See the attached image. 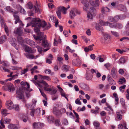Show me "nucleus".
<instances>
[{"instance_id":"obj_1","label":"nucleus","mask_w":129,"mask_h":129,"mask_svg":"<svg viewBox=\"0 0 129 129\" xmlns=\"http://www.w3.org/2000/svg\"><path fill=\"white\" fill-rule=\"evenodd\" d=\"M31 23L33 24L32 26L35 27V31L38 34H39L40 31V28L41 26L44 27L47 25V24L45 21H41L38 18L33 19Z\"/></svg>"},{"instance_id":"obj_2","label":"nucleus","mask_w":129,"mask_h":129,"mask_svg":"<svg viewBox=\"0 0 129 129\" xmlns=\"http://www.w3.org/2000/svg\"><path fill=\"white\" fill-rule=\"evenodd\" d=\"M33 82L37 86H39L40 88L42 87V86L41 83L44 85L45 86L44 88V90L46 91L51 92L50 93L52 94H55L57 92V90L54 87L51 85H49L46 82L44 81L40 82L39 83L36 82L34 80H33Z\"/></svg>"},{"instance_id":"obj_3","label":"nucleus","mask_w":129,"mask_h":129,"mask_svg":"<svg viewBox=\"0 0 129 129\" xmlns=\"http://www.w3.org/2000/svg\"><path fill=\"white\" fill-rule=\"evenodd\" d=\"M17 24H18L20 26V28H17V36L18 35V36L17 38L18 41L19 43H22L23 41V39L20 37L22 34V30L23 29V26L24 24L20 20L18 16H17Z\"/></svg>"},{"instance_id":"obj_4","label":"nucleus","mask_w":129,"mask_h":129,"mask_svg":"<svg viewBox=\"0 0 129 129\" xmlns=\"http://www.w3.org/2000/svg\"><path fill=\"white\" fill-rule=\"evenodd\" d=\"M20 84L22 87V89H20L19 91L18 92L17 96L19 99H21L23 98V92L24 90H27L29 88V84L27 82L26 83L23 81H21L20 83Z\"/></svg>"},{"instance_id":"obj_5","label":"nucleus","mask_w":129,"mask_h":129,"mask_svg":"<svg viewBox=\"0 0 129 129\" xmlns=\"http://www.w3.org/2000/svg\"><path fill=\"white\" fill-rule=\"evenodd\" d=\"M67 9L64 7L61 6L58 7L56 11V13L58 17L60 19L61 18V11L64 14H66L67 13Z\"/></svg>"},{"instance_id":"obj_6","label":"nucleus","mask_w":129,"mask_h":129,"mask_svg":"<svg viewBox=\"0 0 129 129\" xmlns=\"http://www.w3.org/2000/svg\"><path fill=\"white\" fill-rule=\"evenodd\" d=\"M0 83L4 85H7L8 87V90L10 92L13 91L15 89V88L11 83L7 82V80L0 81Z\"/></svg>"},{"instance_id":"obj_7","label":"nucleus","mask_w":129,"mask_h":129,"mask_svg":"<svg viewBox=\"0 0 129 129\" xmlns=\"http://www.w3.org/2000/svg\"><path fill=\"white\" fill-rule=\"evenodd\" d=\"M96 15V11L95 9L93 7H91L90 9L89 12L87 14L88 19H92Z\"/></svg>"},{"instance_id":"obj_8","label":"nucleus","mask_w":129,"mask_h":129,"mask_svg":"<svg viewBox=\"0 0 129 129\" xmlns=\"http://www.w3.org/2000/svg\"><path fill=\"white\" fill-rule=\"evenodd\" d=\"M6 107L9 110L16 109V105H14L13 102L9 100L7 101L6 103Z\"/></svg>"},{"instance_id":"obj_9","label":"nucleus","mask_w":129,"mask_h":129,"mask_svg":"<svg viewBox=\"0 0 129 129\" xmlns=\"http://www.w3.org/2000/svg\"><path fill=\"white\" fill-rule=\"evenodd\" d=\"M110 10L106 7H102L101 9L102 14H100V18H103L104 15H106L108 14V13L109 12Z\"/></svg>"},{"instance_id":"obj_10","label":"nucleus","mask_w":129,"mask_h":129,"mask_svg":"<svg viewBox=\"0 0 129 129\" xmlns=\"http://www.w3.org/2000/svg\"><path fill=\"white\" fill-rule=\"evenodd\" d=\"M99 23L102 25H109L110 27L112 28H116V27L117 26L114 23H109L108 22H105L102 20L100 21Z\"/></svg>"},{"instance_id":"obj_11","label":"nucleus","mask_w":129,"mask_h":129,"mask_svg":"<svg viewBox=\"0 0 129 129\" xmlns=\"http://www.w3.org/2000/svg\"><path fill=\"white\" fill-rule=\"evenodd\" d=\"M75 13L78 14H80V12L76 9L73 8L71 10L70 13V17L71 19H73L75 17Z\"/></svg>"},{"instance_id":"obj_12","label":"nucleus","mask_w":129,"mask_h":129,"mask_svg":"<svg viewBox=\"0 0 129 129\" xmlns=\"http://www.w3.org/2000/svg\"><path fill=\"white\" fill-rule=\"evenodd\" d=\"M36 33L39 36L38 37L34 35H33V36L34 38L36 40V42L37 43H40L43 38V33H40V32L39 34Z\"/></svg>"},{"instance_id":"obj_13","label":"nucleus","mask_w":129,"mask_h":129,"mask_svg":"<svg viewBox=\"0 0 129 129\" xmlns=\"http://www.w3.org/2000/svg\"><path fill=\"white\" fill-rule=\"evenodd\" d=\"M36 33L39 36L38 37L34 35H33V36L34 38L36 40V42L37 43H40L43 38V33H40V32L39 34Z\"/></svg>"},{"instance_id":"obj_14","label":"nucleus","mask_w":129,"mask_h":129,"mask_svg":"<svg viewBox=\"0 0 129 129\" xmlns=\"http://www.w3.org/2000/svg\"><path fill=\"white\" fill-rule=\"evenodd\" d=\"M103 37L104 39H103V42L105 44H107L110 42L111 37L109 35L105 33Z\"/></svg>"},{"instance_id":"obj_15","label":"nucleus","mask_w":129,"mask_h":129,"mask_svg":"<svg viewBox=\"0 0 129 129\" xmlns=\"http://www.w3.org/2000/svg\"><path fill=\"white\" fill-rule=\"evenodd\" d=\"M6 10L8 11L9 12L13 13L14 14L13 15L14 16L15 18V19L16 20V21L15 22V24H16V15L15 14L16 13V12L13 9H11L10 7L7 6L6 8Z\"/></svg>"},{"instance_id":"obj_16","label":"nucleus","mask_w":129,"mask_h":129,"mask_svg":"<svg viewBox=\"0 0 129 129\" xmlns=\"http://www.w3.org/2000/svg\"><path fill=\"white\" fill-rule=\"evenodd\" d=\"M111 77L114 78H117V72L115 68L113 67L112 68L111 71Z\"/></svg>"},{"instance_id":"obj_17","label":"nucleus","mask_w":129,"mask_h":129,"mask_svg":"<svg viewBox=\"0 0 129 129\" xmlns=\"http://www.w3.org/2000/svg\"><path fill=\"white\" fill-rule=\"evenodd\" d=\"M42 46L44 47H48L47 48L44 50V52H46L49 49V48L48 47L49 46V44L47 42V40H43L42 43Z\"/></svg>"},{"instance_id":"obj_18","label":"nucleus","mask_w":129,"mask_h":129,"mask_svg":"<svg viewBox=\"0 0 129 129\" xmlns=\"http://www.w3.org/2000/svg\"><path fill=\"white\" fill-rule=\"evenodd\" d=\"M89 1L93 6H98L99 5V2L98 0H89Z\"/></svg>"},{"instance_id":"obj_19","label":"nucleus","mask_w":129,"mask_h":129,"mask_svg":"<svg viewBox=\"0 0 129 129\" xmlns=\"http://www.w3.org/2000/svg\"><path fill=\"white\" fill-rule=\"evenodd\" d=\"M79 85L81 88L83 89L88 90H89V87L86 84L83 83H80Z\"/></svg>"},{"instance_id":"obj_20","label":"nucleus","mask_w":129,"mask_h":129,"mask_svg":"<svg viewBox=\"0 0 129 129\" xmlns=\"http://www.w3.org/2000/svg\"><path fill=\"white\" fill-rule=\"evenodd\" d=\"M39 56V55L35 56L33 54H30L29 53L27 54L26 55L27 57L28 58L30 59H36Z\"/></svg>"},{"instance_id":"obj_21","label":"nucleus","mask_w":129,"mask_h":129,"mask_svg":"<svg viewBox=\"0 0 129 129\" xmlns=\"http://www.w3.org/2000/svg\"><path fill=\"white\" fill-rule=\"evenodd\" d=\"M25 42L27 44L31 46H33L35 45V42L29 39H26Z\"/></svg>"},{"instance_id":"obj_22","label":"nucleus","mask_w":129,"mask_h":129,"mask_svg":"<svg viewBox=\"0 0 129 129\" xmlns=\"http://www.w3.org/2000/svg\"><path fill=\"white\" fill-rule=\"evenodd\" d=\"M42 125V124H41L40 123H36L35 122L33 124V126L34 129H37L38 128L41 127Z\"/></svg>"},{"instance_id":"obj_23","label":"nucleus","mask_w":129,"mask_h":129,"mask_svg":"<svg viewBox=\"0 0 129 129\" xmlns=\"http://www.w3.org/2000/svg\"><path fill=\"white\" fill-rule=\"evenodd\" d=\"M40 77L41 79L43 80H45L48 81H50L51 80V78L49 76H43L41 75H38Z\"/></svg>"},{"instance_id":"obj_24","label":"nucleus","mask_w":129,"mask_h":129,"mask_svg":"<svg viewBox=\"0 0 129 129\" xmlns=\"http://www.w3.org/2000/svg\"><path fill=\"white\" fill-rule=\"evenodd\" d=\"M24 50L26 52L29 53H33L34 52L29 47L27 46H25L24 47Z\"/></svg>"},{"instance_id":"obj_25","label":"nucleus","mask_w":129,"mask_h":129,"mask_svg":"<svg viewBox=\"0 0 129 129\" xmlns=\"http://www.w3.org/2000/svg\"><path fill=\"white\" fill-rule=\"evenodd\" d=\"M118 8L120 10L123 11H126L125 6L122 4H120L119 5Z\"/></svg>"},{"instance_id":"obj_26","label":"nucleus","mask_w":129,"mask_h":129,"mask_svg":"<svg viewBox=\"0 0 129 129\" xmlns=\"http://www.w3.org/2000/svg\"><path fill=\"white\" fill-rule=\"evenodd\" d=\"M37 69V66H35L33 68L31 69L30 70V71L31 74H33L34 72L37 73H39V71L36 70Z\"/></svg>"},{"instance_id":"obj_27","label":"nucleus","mask_w":129,"mask_h":129,"mask_svg":"<svg viewBox=\"0 0 129 129\" xmlns=\"http://www.w3.org/2000/svg\"><path fill=\"white\" fill-rule=\"evenodd\" d=\"M95 109H92L91 110V113L93 114H96L98 113L99 112L100 108L97 107H96L95 108Z\"/></svg>"},{"instance_id":"obj_28","label":"nucleus","mask_w":129,"mask_h":129,"mask_svg":"<svg viewBox=\"0 0 129 129\" xmlns=\"http://www.w3.org/2000/svg\"><path fill=\"white\" fill-rule=\"evenodd\" d=\"M107 107H105V110L110 111V114H112L113 113V110L111 108L109 105L108 104H106Z\"/></svg>"},{"instance_id":"obj_29","label":"nucleus","mask_w":129,"mask_h":129,"mask_svg":"<svg viewBox=\"0 0 129 129\" xmlns=\"http://www.w3.org/2000/svg\"><path fill=\"white\" fill-rule=\"evenodd\" d=\"M47 118L49 122L50 123H52L53 122L54 119V118L52 116H47Z\"/></svg>"},{"instance_id":"obj_30","label":"nucleus","mask_w":129,"mask_h":129,"mask_svg":"<svg viewBox=\"0 0 129 129\" xmlns=\"http://www.w3.org/2000/svg\"><path fill=\"white\" fill-rule=\"evenodd\" d=\"M6 40V38L5 36H2L0 37V44H2Z\"/></svg>"},{"instance_id":"obj_31","label":"nucleus","mask_w":129,"mask_h":129,"mask_svg":"<svg viewBox=\"0 0 129 129\" xmlns=\"http://www.w3.org/2000/svg\"><path fill=\"white\" fill-rule=\"evenodd\" d=\"M120 102L122 105V107L124 108L125 109L126 108V106L125 104V101L124 99L123 98H121L120 99Z\"/></svg>"},{"instance_id":"obj_32","label":"nucleus","mask_w":129,"mask_h":129,"mask_svg":"<svg viewBox=\"0 0 129 129\" xmlns=\"http://www.w3.org/2000/svg\"><path fill=\"white\" fill-rule=\"evenodd\" d=\"M69 66L66 65H63L62 68V69L64 71L67 72L69 70Z\"/></svg>"},{"instance_id":"obj_33","label":"nucleus","mask_w":129,"mask_h":129,"mask_svg":"<svg viewBox=\"0 0 129 129\" xmlns=\"http://www.w3.org/2000/svg\"><path fill=\"white\" fill-rule=\"evenodd\" d=\"M113 20H111L110 19H109V21L111 22H116L119 19L118 16H116L112 18Z\"/></svg>"},{"instance_id":"obj_34","label":"nucleus","mask_w":129,"mask_h":129,"mask_svg":"<svg viewBox=\"0 0 129 129\" xmlns=\"http://www.w3.org/2000/svg\"><path fill=\"white\" fill-rule=\"evenodd\" d=\"M7 110L6 109H2L1 110V113L3 115L6 116L9 114V113H7Z\"/></svg>"},{"instance_id":"obj_35","label":"nucleus","mask_w":129,"mask_h":129,"mask_svg":"<svg viewBox=\"0 0 129 129\" xmlns=\"http://www.w3.org/2000/svg\"><path fill=\"white\" fill-rule=\"evenodd\" d=\"M35 113V115L37 116H39L40 115V109L39 108H38L37 109L34 110Z\"/></svg>"},{"instance_id":"obj_36","label":"nucleus","mask_w":129,"mask_h":129,"mask_svg":"<svg viewBox=\"0 0 129 129\" xmlns=\"http://www.w3.org/2000/svg\"><path fill=\"white\" fill-rule=\"evenodd\" d=\"M0 22L2 26L4 27L6 26L4 19L1 17L0 19Z\"/></svg>"},{"instance_id":"obj_37","label":"nucleus","mask_w":129,"mask_h":129,"mask_svg":"<svg viewBox=\"0 0 129 129\" xmlns=\"http://www.w3.org/2000/svg\"><path fill=\"white\" fill-rule=\"evenodd\" d=\"M9 129H16V125L15 124H10L8 126Z\"/></svg>"},{"instance_id":"obj_38","label":"nucleus","mask_w":129,"mask_h":129,"mask_svg":"<svg viewBox=\"0 0 129 129\" xmlns=\"http://www.w3.org/2000/svg\"><path fill=\"white\" fill-rule=\"evenodd\" d=\"M81 3L84 6H88V2L87 0H82L81 1Z\"/></svg>"},{"instance_id":"obj_39","label":"nucleus","mask_w":129,"mask_h":129,"mask_svg":"<svg viewBox=\"0 0 129 129\" xmlns=\"http://www.w3.org/2000/svg\"><path fill=\"white\" fill-rule=\"evenodd\" d=\"M0 68L1 70L3 69L4 70V71L5 72H6L9 73H10L9 70L7 69H6L5 67H4L1 66L0 67Z\"/></svg>"},{"instance_id":"obj_40","label":"nucleus","mask_w":129,"mask_h":129,"mask_svg":"<svg viewBox=\"0 0 129 129\" xmlns=\"http://www.w3.org/2000/svg\"><path fill=\"white\" fill-rule=\"evenodd\" d=\"M108 81L109 83L112 85H115L116 84L115 82L112 79H111Z\"/></svg>"},{"instance_id":"obj_41","label":"nucleus","mask_w":129,"mask_h":129,"mask_svg":"<svg viewBox=\"0 0 129 129\" xmlns=\"http://www.w3.org/2000/svg\"><path fill=\"white\" fill-rule=\"evenodd\" d=\"M85 109V107L84 106L82 108H81L80 107H78L77 109V111L78 112L83 111Z\"/></svg>"},{"instance_id":"obj_42","label":"nucleus","mask_w":129,"mask_h":129,"mask_svg":"<svg viewBox=\"0 0 129 129\" xmlns=\"http://www.w3.org/2000/svg\"><path fill=\"white\" fill-rule=\"evenodd\" d=\"M126 85H123L119 87V89L120 91L122 92H123L124 90V89L125 88Z\"/></svg>"},{"instance_id":"obj_43","label":"nucleus","mask_w":129,"mask_h":129,"mask_svg":"<svg viewBox=\"0 0 129 129\" xmlns=\"http://www.w3.org/2000/svg\"><path fill=\"white\" fill-rule=\"evenodd\" d=\"M19 8L20 12L21 13H25L24 10L22 8V7L20 5H18V7Z\"/></svg>"},{"instance_id":"obj_44","label":"nucleus","mask_w":129,"mask_h":129,"mask_svg":"<svg viewBox=\"0 0 129 129\" xmlns=\"http://www.w3.org/2000/svg\"><path fill=\"white\" fill-rule=\"evenodd\" d=\"M4 29L5 31V32L7 34V35L8 36H9V29L8 27L7 26H5L4 27Z\"/></svg>"},{"instance_id":"obj_45","label":"nucleus","mask_w":129,"mask_h":129,"mask_svg":"<svg viewBox=\"0 0 129 129\" xmlns=\"http://www.w3.org/2000/svg\"><path fill=\"white\" fill-rule=\"evenodd\" d=\"M125 79L124 78H121L119 81V82L120 84H122L125 82Z\"/></svg>"},{"instance_id":"obj_46","label":"nucleus","mask_w":129,"mask_h":129,"mask_svg":"<svg viewBox=\"0 0 129 129\" xmlns=\"http://www.w3.org/2000/svg\"><path fill=\"white\" fill-rule=\"evenodd\" d=\"M117 118L119 120H120L122 118V116L120 113L119 112H117Z\"/></svg>"},{"instance_id":"obj_47","label":"nucleus","mask_w":129,"mask_h":129,"mask_svg":"<svg viewBox=\"0 0 129 129\" xmlns=\"http://www.w3.org/2000/svg\"><path fill=\"white\" fill-rule=\"evenodd\" d=\"M96 29L99 31H102L103 29L102 27L99 26V25H97L96 26Z\"/></svg>"},{"instance_id":"obj_48","label":"nucleus","mask_w":129,"mask_h":129,"mask_svg":"<svg viewBox=\"0 0 129 129\" xmlns=\"http://www.w3.org/2000/svg\"><path fill=\"white\" fill-rule=\"evenodd\" d=\"M119 61L121 63H123L125 62V60L124 58L121 57L119 59Z\"/></svg>"},{"instance_id":"obj_49","label":"nucleus","mask_w":129,"mask_h":129,"mask_svg":"<svg viewBox=\"0 0 129 129\" xmlns=\"http://www.w3.org/2000/svg\"><path fill=\"white\" fill-rule=\"evenodd\" d=\"M61 123L58 119H57L55 120V124L56 126H59L61 125Z\"/></svg>"},{"instance_id":"obj_50","label":"nucleus","mask_w":129,"mask_h":129,"mask_svg":"<svg viewBox=\"0 0 129 129\" xmlns=\"http://www.w3.org/2000/svg\"><path fill=\"white\" fill-rule=\"evenodd\" d=\"M61 95L62 96L64 97L66 99L68 100L66 96L65 93L64 92L63 90H61V91H60Z\"/></svg>"},{"instance_id":"obj_51","label":"nucleus","mask_w":129,"mask_h":129,"mask_svg":"<svg viewBox=\"0 0 129 129\" xmlns=\"http://www.w3.org/2000/svg\"><path fill=\"white\" fill-rule=\"evenodd\" d=\"M44 72L45 74H49L51 73V71L49 69H45L44 70Z\"/></svg>"},{"instance_id":"obj_52","label":"nucleus","mask_w":129,"mask_h":129,"mask_svg":"<svg viewBox=\"0 0 129 129\" xmlns=\"http://www.w3.org/2000/svg\"><path fill=\"white\" fill-rule=\"evenodd\" d=\"M12 62L14 64H15L16 63V61L15 60L16 57L15 56L13 57L12 56Z\"/></svg>"},{"instance_id":"obj_53","label":"nucleus","mask_w":129,"mask_h":129,"mask_svg":"<svg viewBox=\"0 0 129 129\" xmlns=\"http://www.w3.org/2000/svg\"><path fill=\"white\" fill-rule=\"evenodd\" d=\"M27 7L30 9H31L33 7L32 3L31 2H29L27 4Z\"/></svg>"},{"instance_id":"obj_54","label":"nucleus","mask_w":129,"mask_h":129,"mask_svg":"<svg viewBox=\"0 0 129 129\" xmlns=\"http://www.w3.org/2000/svg\"><path fill=\"white\" fill-rule=\"evenodd\" d=\"M111 33L113 35H114L116 37H117L119 36V35L116 32L111 31Z\"/></svg>"},{"instance_id":"obj_55","label":"nucleus","mask_w":129,"mask_h":129,"mask_svg":"<svg viewBox=\"0 0 129 129\" xmlns=\"http://www.w3.org/2000/svg\"><path fill=\"white\" fill-rule=\"evenodd\" d=\"M28 70V68L24 69L23 70L21 71V74H25Z\"/></svg>"},{"instance_id":"obj_56","label":"nucleus","mask_w":129,"mask_h":129,"mask_svg":"<svg viewBox=\"0 0 129 129\" xmlns=\"http://www.w3.org/2000/svg\"><path fill=\"white\" fill-rule=\"evenodd\" d=\"M66 49L68 50V51L71 53H73L75 51V50H72L70 48L69 46H67L66 47Z\"/></svg>"},{"instance_id":"obj_57","label":"nucleus","mask_w":129,"mask_h":129,"mask_svg":"<svg viewBox=\"0 0 129 129\" xmlns=\"http://www.w3.org/2000/svg\"><path fill=\"white\" fill-rule=\"evenodd\" d=\"M75 103L77 104L81 105V102L78 99H77L75 100Z\"/></svg>"},{"instance_id":"obj_58","label":"nucleus","mask_w":129,"mask_h":129,"mask_svg":"<svg viewBox=\"0 0 129 129\" xmlns=\"http://www.w3.org/2000/svg\"><path fill=\"white\" fill-rule=\"evenodd\" d=\"M93 124L95 126L99 127L100 125V123L97 121H94L93 123Z\"/></svg>"},{"instance_id":"obj_59","label":"nucleus","mask_w":129,"mask_h":129,"mask_svg":"<svg viewBox=\"0 0 129 129\" xmlns=\"http://www.w3.org/2000/svg\"><path fill=\"white\" fill-rule=\"evenodd\" d=\"M57 59L59 62L60 64H62V61L63 59L61 57H58L57 58Z\"/></svg>"},{"instance_id":"obj_60","label":"nucleus","mask_w":129,"mask_h":129,"mask_svg":"<svg viewBox=\"0 0 129 129\" xmlns=\"http://www.w3.org/2000/svg\"><path fill=\"white\" fill-rule=\"evenodd\" d=\"M2 89L4 91L8 90V87L7 85H4L2 87Z\"/></svg>"},{"instance_id":"obj_61","label":"nucleus","mask_w":129,"mask_h":129,"mask_svg":"<svg viewBox=\"0 0 129 129\" xmlns=\"http://www.w3.org/2000/svg\"><path fill=\"white\" fill-rule=\"evenodd\" d=\"M73 64L74 65H76L77 64V59H74L72 61Z\"/></svg>"},{"instance_id":"obj_62","label":"nucleus","mask_w":129,"mask_h":129,"mask_svg":"<svg viewBox=\"0 0 129 129\" xmlns=\"http://www.w3.org/2000/svg\"><path fill=\"white\" fill-rule=\"evenodd\" d=\"M119 19H124L125 17V16L124 15H121L118 16Z\"/></svg>"},{"instance_id":"obj_63","label":"nucleus","mask_w":129,"mask_h":129,"mask_svg":"<svg viewBox=\"0 0 129 129\" xmlns=\"http://www.w3.org/2000/svg\"><path fill=\"white\" fill-rule=\"evenodd\" d=\"M63 123L65 125H68V122L67 120L66 119H64L63 120Z\"/></svg>"},{"instance_id":"obj_64","label":"nucleus","mask_w":129,"mask_h":129,"mask_svg":"<svg viewBox=\"0 0 129 129\" xmlns=\"http://www.w3.org/2000/svg\"><path fill=\"white\" fill-rule=\"evenodd\" d=\"M37 48L38 51L40 53H41L42 51L41 47L40 46H37Z\"/></svg>"}]
</instances>
